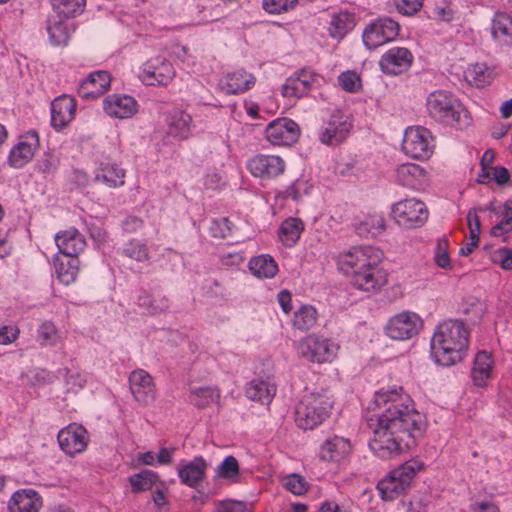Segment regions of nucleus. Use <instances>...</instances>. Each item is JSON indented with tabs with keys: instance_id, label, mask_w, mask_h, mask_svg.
<instances>
[{
	"instance_id": "40",
	"label": "nucleus",
	"mask_w": 512,
	"mask_h": 512,
	"mask_svg": "<svg viewBox=\"0 0 512 512\" xmlns=\"http://www.w3.org/2000/svg\"><path fill=\"white\" fill-rule=\"evenodd\" d=\"M494 77V68L485 63L472 64L465 71L466 80L478 88L489 85L493 81Z\"/></svg>"
},
{
	"instance_id": "32",
	"label": "nucleus",
	"mask_w": 512,
	"mask_h": 512,
	"mask_svg": "<svg viewBox=\"0 0 512 512\" xmlns=\"http://www.w3.org/2000/svg\"><path fill=\"white\" fill-rule=\"evenodd\" d=\"M356 26V18L354 14L347 11H339L332 13L328 23V35L337 41H341Z\"/></svg>"
},
{
	"instance_id": "18",
	"label": "nucleus",
	"mask_w": 512,
	"mask_h": 512,
	"mask_svg": "<svg viewBox=\"0 0 512 512\" xmlns=\"http://www.w3.org/2000/svg\"><path fill=\"white\" fill-rule=\"evenodd\" d=\"M393 180L400 186L421 191L429 185L430 179L422 166L407 162L396 166Z\"/></svg>"
},
{
	"instance_id": "35",
	"label": "nucleus",
	"mask_w": 512,
	"mask_h": 512,
	"mask_svg": "<svg viewBox=\"0 0 512 512\" xmlns=\"http://www.w3.org/2000/svg\"><path fill=\"white\" fill-rule=\"evenodd\" d=\"M192 118L186 112L175 109L166 118L167 134L176 139L183 140L189 137Z\"/></svg>"
},
{
	"instance_id": "64",
	"label": "nucleus",
	"mask_w": 512,
	"mask_h": 512,
	"mask_svg": "<svg viewBox=\"0 0 512 512\" xmlns=\"http://www.w3.org/2000/svg\"><path fill=\"white\" fill-rule=\"evenodd\" d=\"M218 512H246V505L239 501H227L219 507Z\"/></svg>"
},
{
	"instance_id": "38",
	"label": "nucleus",
	"mask_w": 512,
	"mask_h": 512,
	"mask_svg": "<svg viewBox=\"0 0 512 512\" xmlns=\"http://www.w3.org/2000/svg\"><path fill=\"white\" fill-rule=\"evenodd\" d=\"M79 266L80 261L78 257L64 256V258H60L56 256L54 258L56 277L65 285H69L76 280L79 273Z\"/></svg>"
},
{
	"instance_id": "36",
	"label": "nucleus",
	"mask_w": 512,
	"mask_h": 512,
	"mask_svg": "<svg viewBox=\"0 0 512 512\" xmlns=\"http://www.w3.org/2000/svg\"><path fill=\"white\" fill-rule=\"evenodd\" d=\"M245 394L252 401L268 405L276 394V385L269 379H254L247 384Z\"/></svg>"
},
{
	"instance_id": "12",
	"label": "nucleus",
	"mask_w": 512,
	"mask_h": 512,
	"mask_svg": "<svg viewBox=\"0 0 512 512\" xmlns=\"http://www.w3.org/2000/svg\"><path fill=\"white\" fill-rule=\"evenodd\" d=\"M246 167L255 178L272 181L284 174L286 163L279 155L256 154L248 159Z\"/></svg>"
},
{
	"instance_id": "17",
	"label": "nucleus",
	"mask_w": 512,
	"mask_h": 512,
	"mask_svg": "<svg viewBox=\"0 0 512 512\" xmlns=\"http://www.w3.org/2000/svg\"><path fill=\"white\" fill-rule=\"evenodd\" d=\"M39 148V136L34 130L21 135L18 142L11 148L8 155V164L15 168H23L34 157Z\"/></svg>"
},
{
	"instance_id": "48",
	"label": "nucleus",
	"mask_w": 512,
	"mask_h": 512,
	"mask_svg": "<svg viewBox=\"0 0 512 512\" xmlns=\"http://www.w3.org/2000/svg\"><path fill=\"white\" fill-rule=\"evenodd\" d=\"M123 255L137 262L149 260V249L145 243L139 240L129 241L122 250Z\"/></svg>"
},
{
	"instance_id": "23",
	"label": "nucleus",
	"mask_w": 512,
	"mask_h": 512,
	"mask_svg": "<svg viewBox=\"0 0 512 512\" xmlns=\"http://www.w3.org/2000/svg\"><path fill=\"white\" fill-rule=\"evenodd\" d=\"M207 467L206 460L197 456L190 461L182 460L177 466V474L182 484L197 488L206 477Z\"/></svg>"
},
{
	"instance_id": "2",
	"label": "nucleus",
	"mask_w": 512,
	"mask_h": 512,
	"mask_svg": "<svg viewBox=\"0 0 512 512\" xmlns=\"http://www.w3.org/2000/svg\"><path fill=\"white\" fill-rule=\"evenodd\" d=\"M384 254L370 245L352 246L335 257L337 269L356 290L374 294L387 285L388 272L381 266Z\"/></svg>"
},
{
	"instance_id": "8",
	"label": "nucleus",
	"mask_w": 512,
	"mask_h": 512,
	"mask_svg": "<svg viewBox=\"0 0 512 512\" xmlns=\"http://www.w3.org/2000/svg\"><path fill=\"white\" fill-rule=\"evenodd\" d=\"M391 214L398 225L412 229L426 223L429 211L421 200L407 198L394 203L391 207Z\"/></svg>"
},
{
	"instance_id": "52",
	"label": "nucleus",
	"mask_w": 512,
	"mask_h": 512,
	"mask_svg": "<svg viewBox=\"0 0 512 512\" xmlns=\"http://www.w3.org/2000/svg\"><path fill=\"white\" fill-rule=\"evenodd\" d=\"M283 484L285 488L295 495H302L308 489V483L302 476L298 474H291L287 476Z\"/></svg>"
},
{
	"instance_id": "55",
	"label": "nucleus",
	"mask_w": 512,
	"mask_h": 512,
	"mask_svg": "<svg viewBox=\"0 0 512 512\" xmlns=\"http://www.w3.org/2000/svg\"><path fill=\"white\" fill-rule=\"evenodd\" d=\"M20 330L17 326L5 325L0 328V344L13 343L19 336Z\"/></svg>"
},
{
	"instance_id": "58",
	"label": "nucleus",
	"mask_w": 512,
	"mask_h": 512,
	"mask_svg": "<svg viewBox=\"0 0 512 512\" xmlns=\"http://www.w3.org/2000/svg\"><path fill=\"white\" fill-rule=\"evenodd\" d=\"M494 261L499 263L505 270H512V250L502 248L494 255Z\"/></svg>"
},
{
	"instance_id": "51",
	"label": "nucleus",
	"mask_w": 512,
	"mask_h": 512,
	"mask_svg": "<svg viewBox=\"0 0 512 512\" xmlns=\"http://www.w3.org/2000/svg\"><path fill=\"white\" fill-rule=\"evenodd\" d=\"M338 81L340 86L350 93L357 92L361 88V79L354 71L342 72L338 77Z\"/></svg>"
},
{
	"instance_id": "46",
	"label": "nucleus",
	"mask_w": 512,
	"mask_h": 512,
	"mask_svg": "<svg viewBox=\"0 0 512 512\" xmlns=\"http://www.w3.org/2000/svg\"><path fill=\"white\" fill-rule=\"evenodd\" d=\"M36 340L41 346H56L60 335L54 323L45 321L37 329Z\"/></svg>"
},
{
	"instance_id": "31",
	"label": "nucleus",
	"mask_w": 512,
	"mask_h": 512,
	"mask_svg": "<svg viewBox=\"0 0 512 512\" xmlns=\"http://www.w3.org/2000/svg\"><path fill=\"white\" fill-rule=\"evenodd\" d=\"M41 507L42 498L32 489L16 491L8 504L10 512H38Z\"/></svg>"
},
{
	"instance_id": "10",
	"label": "nucleus",
	"mask_w": 512,
	"mask_h": 512,
	"mask_svg": "<svg viewBox=\"0 0 512 512\" xmlns=\"http://www.w3.org/2000/svg\"><path fill=\"white\" fill-rule=\"evenodd\" d=\"M434 149V139L430 130L423 126H411L405 130L402 150L414 159H428Z\"/></svg>"
},
{
	"instance_id": "42",
	"label": "nucleus",
	"mask_w": 512,
	"mask_h": 512,
	"mask_svg": "<svg viewBox=\"0 0 512 512\" xmlns=\"http://www.w3.org/2000/svg\"><path fill=\"white\" fill-rule=\"evenodd\" d=\"M131 486V492L134 494L151 490L159 482V476L156 472L144 469L139 473L132 474L128 477Z\"/></svg>"
},
{
	"instance_id": "53",
	"label": "nucleus",
	"mask_w": 512,
	"mask_h": 512,
	"mask_svg": "<svg viewBox=\"0 0 512 512\" xmlns=\"http://www.w3.org/2000/svg\"><path fill=\"white\" fill-rule=\"evenodd\" d=\"M432 17L435 20L450 22L454 18V11L450 5L443 3L436 5L432 10Z\"/></svg>"
},
{
	"instance_id": "13",
	"label": "nucleus",
	"mask_w": 512,
	"mask_h": 512,
	"mask_svg": "<svg viewBox=\"0 0 512 512\" xmlns=\"http://www.w3.org/2000/svg\"><path fill=\"white\" fill-rule=\"evenodd\" d=\"M175 75L176 71L172 63L161 56H157L143 64L139 78L149 86H167Z\"/></svg>"
},
{
	"instance_id": "61",
	"label": "nucleus",
	"mask_w": 512,
	"mask_h": 512,
	"mask_svg": "<svg viewBox=\"0 0 512 512\" xmlns=\"http://www.w3.org/2000/svg\"><path fill=\"white\" fill-rule=\"evenodd\" d=\"M159 484L160 487L158 484L155 486L156 490L152 494V500L157 507H162L167 504V496L163 482L160 481Z\"/></svg>"
},
{
	"instance_id": "43",
	"label": "nucleus",
	"mask_w": 512,
	"mask_h": 512,
	"mask_svg": "<svg viewBox=\"0 0 512 512\" xmlns=\"http://www.w3.org/2000/svg\"><path fill=\"white\" fill-rule=\"evenodd\" d=\"M318 320V312L312 305L306 304L300 306L293 315L292 326L300 331L312 329Z\"/></svg>"
},
{
	"instance_id": "4",
	"label": "nucleus",
	"mask_w": 512,
	"mask_h": 512,
	"mask_svg": "<svg viewBox=\"0 0 512 512\" xmlns=\"http://www.w3.org/2000/svg\"><path fill=\"white\" fill-rule=\"evenodd\" d=\"M426 112L434 121L459 128L470 123L468 111L451 92L438 89L430 92L425 102Z\"/></svg>"
},
{
	"instance_id": "11",
	"label": "nucleus",
	"mask_w": 512,
	"mask_h": 512,
	"mask_svg": "<svg viewBox=\"0 0 512 512\" xmlns=\"http://www.w3.org/2000/svg\"><path fill=\"white\" fill-rule=\"evenodd\" d=\"M399 24L391 18L383 17L371 21L363 31V43L372 50L393 41L399 34Z\"/></svg>"
},
{
	"instance_id": "5",
	"label": "nucleus",
	"mask_w": 512,
	"mask_h": 512,
	"mask_svg": "<svg viewBox=\"0 0 512 512\" xmlns=\"http://www.w3.org/2000/svg\"><path fill=\"white\" fill-rule=\"evenodd\" d=\"M334 401L327 391L305 393L295 408V423L303 430L321 425L330 415Z\"/></svg>"
},
{
	"instance_id": "6",
	"label": "nucleus",
	"mask_w": 512,
	"mask_h": 512,
	"mask_svg": "<svg viewBox=\"0 0 512 512\" xmlns=\"http://www.w3.org/2000/svg\"><path fill=\"white\" fill-rule=\"evenodd\" d=\"M423 468V461L411 459L392 470L377 484L381 498L385 501L396 499L410 486L413 478Z\"/></svg>"
},
{
	"instance_id": "15",
	"label": "nucleus",
	"mask_w": 512,
	"mask_h": 512,
	"mask_svg": "<svg viewBox=\"0 0 512 512\" xmlns=\"http://www.w3.org/2000/svg\"><path fill=\"white\" fill-rule=\"evenodd\" d=\"M300 136L298 124L288 118H278L265 128V138L274 146H289Z\"/></svg>"
},
{
	"instance_id": "28",
	"label": "nucleus",
	"mask_w": 512,
	"mask_h": 512,
	"mask_svg": "<svg viewBox=\"0 0 512 512\" xmlns=\"http://www.w3.org/2000/svg\"><path fill=\"white\" fill-rule=\"evenodd\" d=\"M350 451L351 445L348 439L332 436L320 446L319 457L327 462H340L349 455Z\"/></svg>"
},
{
	"instance_id": "29",
	"label": "nucleus",
	"mask_w": 512,
	"mask_h": 512,
	"mask_svg": "<svg viewBox=\"0 0 512 512\" xmlns=\"http://www.w3.org/2000/svg\"><path fill=\"white\" fill-rule=\"evenodd\" d=\"M255 82L253 74L240 69L227 73L221 80L220 86L227 94H240L250 90Z\"/></svg>"
},
{
	"instance_id": "50",
	"label": "nucleus",
	"mask_w": 512,
	"mask_h": 512,
	"mask_svg": "<svg viewBox=\"0 0 512 512\" xmlns=\"http://www.w3.org/2000/svg\"><path fill=\"white\" fill-rule=\"evenodd\" d=\"M448 246L449 242L446 238L438 239L435 246L434 261L438 267L443 269L450 268L451 266Z\"/></svg>"
},
{
	"instance_id": "44",
	"label": "nucleus",
	"mask_w": 512,
	"mask_h": 512,
	"mask_svg": "<svg viewBox=\"0 0 512 512\" xmlns=\"http://www.w3.org/2000/svg\"><path fill=\"white\" fill-rule=\"evenodd\" d=\"M86 5V0H53L52 6L54 13L70 19L81 14Z\"/></svg>"
},
{
	"instance_id": "16",
	"label": "nucleus",
	"mask_w": 512,
	"mask_h": 512,
	"mask_svg": "<svg viewBox=\"0 0 512 512\" xmlns=\"http://www.w3.org/2000/svg\"><path fill=\"white\" fill-rule=\"evenodd\" d=\"M129 389L134 400L148 406L156 399V386L153 377L144 369H135L129 374Z\"/></svg>"
},
{
	"instance_id": "56",
	"label": "nucleus",
	"mask_w": 512,
	"mask_h": 512,
	"mask_svg": "<svg viewBox=\"0 0 512 512\" xmlns=\"http://www.w3.org/2000/svg\"><path fill=\"white\" fill-rule=\"evenodd\" d=\"M229 220L227 218H220L213 220L211 223L210 230L214 237L225 238L230 234V228L228 226Z\"/></svg>"
},
{
	"instance_id": "41",
	"label": "nucleus",
	"mask_w": 512,
	"mask_h": 512,
	"mask_svg": "<svg viewBox=\"0 0 512 512\" xmlns=\"http://www.w3.org/2000/svg\"><path fill=\"white\" fill-rule=\"evenodd\" d=\"M249 269L258 278H273L278 272V265L270 255L263 254L250 259Z\"/></svg>"
},
{
	"instance_id": "57",
	"label": "nucleus",
	"mask_w": 512,
	"mask_h": 512,
	"mask_svg": "<svg viewBox=\"0 0 512 512\" xmlns=\"http://www.w3.org/2000/svg\"><path fill=\"white\" fill-rule=\"evenodd\" d=\"M469 512H501L499 507L490 500L474 501L469 506Z\"/></svg>"
},
{
	"instance_id": "30",
	"label": "nucleus",
	"mask_w": 512,
	"mask_h": 512,
	"mask_svg": "<svg viewBox=\"0 0 512 512\" xmlns=\"http://www.w3.org/2000/svg\"><path fill=\"white\" fill-rule=\"evenodd\" d=\"M75 27L69 19H65L57 14L49 16L47 21V32L53 45H66Z\"/></svg>"
},
{
	"instance_id": "47",
	"label": "nucleus",
	"mask_w": 512,
	"mask_h": 512,
	"mask_svg": "<svg viewBox=\"0 0 512 512\" xmlns=\"http://www.w3.org/2000/svg\"><path fill=\"white\" fill-rule=\"evenodd\" d=\"M216 477L236 482L239 476V463L237 459L230 455L227 456L216 468Z\"/></svg>"
},
{
	"instance_id": "26",
	"label": "nucleus",
	"mask_w": 512,
	"mask_h": 512,
	"mask_svg": "<svg viewBox=\"0 0 512 512\" xmlns=\"http://www.w3.org/2000/svg\"><path fill=\"white\" fill-rule=\"evenodd\" d=\"M111 84V76L107 71L92 72L78 86V95L83 99H94L104 94Z\"/></svg>"
},
{
	"instance_id": "24",
	"label": "nucleus",
	"mask_w": 512,
	"mask_h": 512,
	"mask_svg": "<svg viewBox=\"0 0 512 512\" xmlns=\"http://www.w3.org/2000/svg\"><path fill=\"white\" fill-rule=\"evenodd\" d=\"M104 112L114 118H131L138 110V103L134 97L126 94H112L103 100Z\"/></svg>"
},
{
	"instance_id": "20",
	"label": "nucleus",
	"mask_w": 512,
	"mask_h": 512,
	"mask_svg": "<svg viewBox=\"0 0 512 512\" xmlns=\"http://www.w3.org/2000/svg\"><path fill=\"white\" fill-rule=\"evenodd\" d=\"M351 127L352 124L347 116L340 112L334 113L321 128L319 140L328 146L337 145L347 138Z\"/></svg>"
},
{
	"instance_id": "27",
	"label": "nucleus",
	"mask_w": 512,
	"mask_h": 512,
	"mask_svg": "<svg viewBox=\"0 0 512 512\" xmlns=\"http://www.w3.org/2000/svg\"><path fill=\"white\" fill-rule=\"evenodd\" d=\"M55 243L63 256L78 257L86 247L84 236L76 228L58 232L55 235Z\"/></svg>"
},
{
	"instance_id": "3",
	"label": "nucleus",
	"mask_w": 512,
	"mask_h": 512,
	"mask_svg": "<svg viewBox=\"0 0 512 512\" xmlns=\"http://www.w3.org/2000/svg\"><path fill=\"white\" fill-rule=\"evenodd\" d=\"M469 344V332L459 320H445L439 323L431 338V355L442 366L460 362Z\"/></svg>"
},
{
	"instance_id": "9",
	"label": "nucleus",
	"mask_w": 512,
	"mask_h": 512,
	"mask_svg": "<svg viewBox=\"0 0 512 512\" xmlns=\"http://www.w3.org/2000/svg\"><path fill=\"white\" fill-rule=\"evenodd\" d=\"M422 327V318L413 311L405 310L388 319L384 332L390 339L405 341L415 337Z\"/></svg>"
},
{
	"instance_id": "49",
	"label": "nucleus",
	"mask_w": 512,
	"mask_h": 512,
	"mask_svg": "<svg viewBox=\"0 0 512 512\" xmlns=\"http://www.w3.org/2000/svg\"><path fill=\"white\" fill-rule=\"evenodd\" d=\"M298 4V0H262L263 9L273 15L286 13L293 10Z\"/></svg>"
},
{
	"instance_id": "37",
	"label": "nucleus",
	"mask_w": 512,
	"mask_h": 512,
	"mask_svg": "<svg viewBox=\"0 0 512 512\" xmlns=\"http://www.w3.org/2000/svg\"><path fill=\"white\" fill-rule=\"evenodd\" d=\"M493 371L492 355L486 351H480L474 358L471 377L474 385L483 387L491 378Z\"/></svg>"
},
{
	"instance_id": "54",
	"label": "nucleus",
	"mask_w": 512,
	"mask_h": 512,
	"mask_svg": "<svg viewBox=\"0 0 512 512\" xmlns=\"http://www.w3.org/2000/svg\"><path fill=\"white\" fill-rule=\"evenodd\" d=\"M422 7L421 0H399L397 10L403 15H413Z\"/></svg>"
},
{
	"instance_id": "22",
	"label": "nucleus",
	"mask_w": 512,
	"mask_h": 512,
	"mask_svg": "<svg viewBox=\"0 0 512 512\" xmlns=\"http://www.w3.org/2000/svg\"><path fill=\"white\" fill-rule=\"evenodd\" d=\"M76 101L73 97L63 94L51 102V125L57 130H63L75 117Z\"/></svg>"
},
{
	"instance_id": "63",
	"label": "nucleus",
	"mask_w": 512,
	"mask_h": 512,
	"mask_svg": "<svg viewBox=\"0 0 512 512\" xmlns=\"http://www.w3.org/2000/svg\"><path fill=\"white\" fill-rule=\"evenodd\" d=\"M404 507L405 512H427V506L420 497L411 499Z\"/></svg>"
},
{
	"instance_id": "62",
	"label": "nucleus",
	"mask_w": 512,
	"mask_h": 512,
	"mask_svg": "<svg viewBox=\"0 0 512 512\" xmlns=\"http://www.w3.org/2000/svg\"><path fill=\"white\" fill-rule=\"evenodd\" d=\"M278 303L283 312L288 314L292 310V296L288 290H282L277 296Z\"/></svg>"
},
{
	"instance_id": "7",
	"label": "nucleus",
	"mask_w": 512,
	"mask_h": 512,
	"mask_svg": "<svg viewBox=\"0 0 512 512\" xmlns=\"http://www.w3.org/2000/svg\"><path fill=\"white\" fill-rule=\"evenodd\" d=\"M298 350L310 362L330 363L336 358L339 345L329 338L310 334L299 341Z\"/></svg>"
},
{
	"instance_id": "33",
	"label": "nucleus",
	"mask_w": 512,
	"mask_h": 512,
	"mask_svg": "<svg viewBox=\"0 0 512 512\" xmlns=\"http://www.w3.org/2000/svg\"><path fill=\"white\" fill-rule=\"evenodd\" d=\"M126 171L117 163L110 161L100 162L95 171V180L108 186L118 188L125 184Z\"/></svg>"
},
{
	"instance_id": "14",
	"label": "nucleus",
	"mask_w": 512,
	"mask_h": 512,
	"mask_svg": "<svg viewBox=\"0 0 512 512\" xmlns=\"http://www.w3.org/2000/svg\"><path fill=\"white\" fill-rule=\"evenodd\" d=\"M57 441L66 455L74 456L86 450L89 435L82 425L71 423L58 432Z\"/></svg>"
},
{
	"instance_id": "34",
	"label": "nucleus",
	"mask_w": 512,
	"mask_h": 512,
	"mask_svg": "<svg viewBox=\"0 0 512 512\" xmlns=\"http://www.w3.org/2000/svg\"><path fill=\"white\" fill-rule=\"evenodd\" d=\"M491 36L500 46H512V17L505 12H496L491 21Z\"/></svg>"
},
{
	"instance_id": "1",
	"label": "nucleus",
	"mask_w": 512,
	"mask_h": 512,
	"mask_svg": "<svg viewBox=\"0 0 512 512\" xmlns=\"http://www.w3.org/2000/svg\"><path fill=\"white\" fill-rule=\"evenodd\" d=\"M374 403L384 408L376 419H370L373 437L369 447L375 455L389 459L408 451L423 430V415L415 407L403 387L382 388L374 394Z\"/></svg>"
},
{
	"instance_id": "21",
	"label": "nucleus",
	"mask_w": 512,
	"mask_h": 512,
	"mask_svg": "<svg viewBox=\"0 0 512 512\" xmlns=\"http://www.w3.org/2000/svg\"><path fill=\"white\" fill-rule=\"evenodd\" d=\"M317 75L308 69H301L286 79L282 86L284 97L297 100L305 96L314 86Z\"/></svg>"
},
{
	"instance_id": "60",
	"label": "nucleus",
	"mask_w": 512,
	"mask_h": 512,
	"mask_svg": "<svg viewBox=\"0 0 512 512\" xmlns=\"http://www.w3.org/2000/svg\"><path fill=\"white\" fill-rule=\"evenodd\" d=\"M467 223L470 235L479 236L480 234V219L475 208L470 209L467 214Z\"/></svg>"
},
{
	"instance_id": "19",
	"label": "nucleus",
	"mask_w": 512,
	"mask_h": 512,
	"mask_svg": "<svg viewBox=\"0 0 512 512\" xmlns=\"http://www.w3.org/2000/svg\"><path fill=\"white\" fill-rule=\"evenodd\" d=\"M414 57L405 47H391L380 58L379 66L386 75H399L409 70Z\"/></svg>"
},
{
	"instance_id": "45",
	"label": "nucleus",
	"mask_w": 512,
	"mask_h": 512,
	"mask_svg": "<svg viewBox=\"0 0 512 512\" xmlns=\"http://www.w3.org/2000/svg\"><path fill=\"white\" fill-rule=\"evenodd\" d=\"M219 390L214 387H194L190 390L189 400L197 407H206L218 400Z\"/></svg>"
},
{
	"instance_id": "25",
	"label": "nucleus",
	"mask_w": 512,
	"mask_h": 512,
	"mask_svg": "<svg viewBox=\"0 0 512 512\" xmlns=\"http://www.w3.org/2000/svg\"><path fill=\"white\" fill-rule=\"evenodd\" d=\"M136 305L143 310V313L156 316L169 311L170 300L160 291L140 289Z\"/></svg>"
},
{
	"instance_id": "59",
	"label": "nucleus",
	"mask_w": 512,
	"mask_h": 512,
	"mask_svg": "<svg viewBox=\"0 0 512 512\" xmlns=\"http://www.w3.org/2000/svg\"><path fill=\"white\" fill-rule=\"evenodd\" d=\"M492 179L500 186L511 183V176L507 168L495 166L491 168Z\"/></svg>"
},
{
	"instance_id": "39",
	"label": "nucleus",
	"mask_w": 512,
	"mask_h": 512,
	"mask_svg": "<svg viewBox=\"0 0 512 512\" xmlns=\"http://www.w3.org/2000/svg\"><path fill=\"white\" fill-rule=\"evenodd\" d=\"M303 231L304 223L302 220L295 217H289L285 219L279 227V241L286 247H292L298 242Z\"/></svg>"
}]
</instances>
